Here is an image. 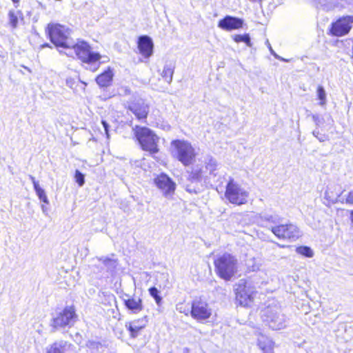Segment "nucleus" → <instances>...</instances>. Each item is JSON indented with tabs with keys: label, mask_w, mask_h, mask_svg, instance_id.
I'll return each mask as SVG.
<instances>
[{
	"label": "nucleus",
	"mask_w": 353,
	"mask_h": 353,
	"mask_svg": "<svg viewBox=\"0 0 353 353\" xmlns=\"http://www.w3.org/2000/svg\"><path fill=\"white\" fill-rule=\"evenodd\" d=\"M182 353H190V350L188 347H184L182 350Z\"/></svg>",
	"instance_id": "a19ab883"
},
{
	"label": "nucleus",
	"mask_w": 353,
	"mask_h": 353,
	"mask_svg": "<svg viewBox=\"0 0 353 353\" xmlns=\"http://www.w3.org/2000/svg\"><path fill=\"white\" fill-rule=\"evenodd\" d=\"M265 43H266L267 46H268V48H269V50H270V53H271V54H272V55H273L276 59H279V60H281V61H287V60H285V59H283V58L281 57L280 56H279V55H278V54H276V53L273 50V49H272V46H271V45H270V42H269V41H268V40H267Z\"/></svg>",
	"instance_id": "e433bc0d"
},
{
	"label": "nucleus",
	"mask_w": 353,
	"mask_h": 353,
	"mask_svg": "<svg viewBox=\"0 0 353 353\" xmlns=\"http://www.w3.org/2000/svg\"><path fill=\"white\" fill-rule=\"evenodd\" d=\"M42 210H43V212H45L46 208L44 207V205H42Z\"/></svg>",
	"instance_id": "c03bdc74"
},
{
	"label": "nucleus",
	"mask_w": 353,
	"mask_h": 353,
	"mask_svg": "<svg viewBox=\"0 0 353 353\" xmlns=\"http://www.w3.org/2000/svg\"><path fill=\"white\" fill-rule=\"evenodd\" d=\"M147 319V316H145L141 319L132 321L125 324V327L130 332L132 338H137L139 332L146 326L148 323Z\"/></svg>",
	"instance_id": "a211bd4d"
},
{
	"label": "nucleus",
	"mask_w": 353,
	"mask_h": 353,
	"mask_svg": "<svg viewBox=\"0 0 353 353\" xmlns=\"http://www.w3.org/2000/svg\"><path fill=\"white\" fill-rule=\"evenodd\" d=\"M74 179H75V181L78 183V185L80 187H81V186H83L84 185V183H85V176L79 170H77L75 171Z\"/></svg>",
	"instance_id": "2f4dec72"
},
{
	"label": "nucleus",
	"mask_w": 353,
	"mask_h": 353,
	"mask_svg": "<svg viewBox=\"0 0 353 353\" xmlns=\"http://www.w3.org/2000/svg\"><path fill=\"white\" fill-rule=\"evenodd\" d=\"M176 309L179 312L188 315V313L190 312L191 307H190L188 305H185L183 303H181L176 305Z\"/></svg>",
	"instance_id": "72a5a7b5"
},
{
	"label": "nucleus",
	"mask_w": 353,
	"mask_h": 353,
	"mask_svg": "<svg viewBox=\"0 0 353 353\" xmlns=\"http://www.w3.org/2000/svg\"><path fill=\"white\" fill-rule=\"evenodd\" d=\"M317 97L320 100L319 104L324 105L326 103V93L324 88L322 85H319L317 88Z\"/></svg>",
	"instance_id": "c85d7f7f"
},
{
	"label": "nucleus",
	"mask_w": 353,
	"mask_h": 353,
	"mask_svg": "<svg viewBox=\"0 0 353 353\" xmlns=\"http://www.w3.org/2000/svg\"><path fill=\"white\" fill-rule=\"evenodd\" d=\"M258 345L263 351V353H273L274 342L265 336H261L258 340Z\"/></svg>",
	"instance_id": "b1692460"
},
{
	"label": "nucleus",
	"mask_w": 353,
	"mask_h": 353,
	"mask_svg": "<svg viewBox=\"0 0 353 353\" xmlns=\"http://www.w3.org/2000/svg\"><path fill=\"white\" fill-rule=\"evenodd\" d=\"M214 265L216 274L225 281H230L237 272V259L229 253L218 256Z\"/></svg>",
	"instance_id": "f03ea898"
},
{
	"label": "nucleus",
	"mask_w": 353,
	"mask_h": 353,
	"mask_svg": "<svg viewBox=\"0 0 353 353\" xmlns=\"http://www.w3.org/2000/svg\"><path fill=\"white\" fill-rule=\"evenodd\" d=\"M128 110L131 111L139 120H141L147 118L149 105L144 99L139 98L128 103Z\"/></svg>",
	"instance_id": "4468645a"
},
{
	"label": "nucleus",
	"mask_w": 353,
	"mask_h": 353,
	"mask_svg": "<svg viewBox=\"0 0 353 353\" xmlns=\"http://www.w3.org/2000/svg\"><path fill=\"white\" fill-rule=\"evenodd\" d=\"M312 134L320 141L323 142L327 139V137L323 133H321L319 128H316L313 130Z\"/></svg>",
	"instance_id": "f704fd0d"
},
{
	"label": "nucleus",
	"mask_w": 353,
	"mask_h": 353,
	"mask_svg": "<svg viewBox=\"0 0 353 353\" xmlns=\"http://www.w3.org/2000/svg\"><path fill=\"white\" fill-rule=\"evenodd\" d=\"M353 16H346L339 19L332 23L330 32L332 35L342 37L347 34L352 29Z\"/></svg>",
	"instance_id": "f8f14e48"
},
{
	"label": "nucleus",
	"mask_w": 353,
	"mask_h": 353,
	"mask_svg": "<svg viewBox=\"0 0 353 353\" xmlns=\"http://www.w3.org/2000/svg\"><path fill=\"white\" fill-rule=\"evenodd\" d=\"M85 345L90 353H105L106 352V346L97 340H88Z\"/></svg>",
	"instance_id": "4be33fe9"
},
{
	"label": "nucleus",
	"mask_w": 353,
	"mask_h": 353,
	"mask_svg": "<svg viewBox=\"0 0 353 353\" xmlns=\"http://www.w3.org/2000/svg\"><path fill=\"white\" fill-rule=\"evenodd\" d=\"M345 203L353 205V189L348 192L345 199Z\"/></svg>",
	"instance_id": "4c0bfd02"
},
{
	"label": "nucleus",
	"mask_w": 353,
	"mask_h": 353,
	"mask_svg": "<svg viewBox=\"0 0 353 353\" xmlns=\"http://www.w3.org/2000/svg\"><path fill=\"white\" fill-rule=\"evenodd\" d=\"M281 248H284L285 246L284 245H279Z\"/></svg>",
	"instance_id": "49530a36"
},
{
	"label": "nucleus",
	"mask_w": 353,
	"mask_h": 353,
	"mask_svg": "<svg viewBox=\"0 0 353 353\" xmlns=\"http://www.w3.org/2000/svg\"><path fill=\"white\" fill-rule=\"evenodd\" d=\"M68 345V342L63 340L56 341L47 348L46 353H64Z\"/></svg>",
	"instance_id": "5701e85b"
},
{
	"label": "nucleus",
	"mask_w": 353,
	"mask_h": 353,
	"mask_svg": "<svg viewBox=\"0 0 353 353\" xmlns=\"http://www.w3.org/2000/svg\"><path fill=\"white\" fill-rule=\"evenodd\" d=\"M263 323L273 330H279L286 327L287 318L279 305L268 306L261 313Z\"/></svg>",
	"instance_id": "20e7f679"
},
{
	"label": "nucleus",
	"mask_w": 353,
	"mask_h": 353,
	"mask_svg": "<svg viewBox=\"0 0 353 353\" xmlns=\"http://www.w3.org/2000/svg\"><path fill=\"white\" fill-rule=\"evenodd\" d=\"M133 130L142 150L151 154H156L159 152V138L151 129L136 125Z\"/></svg>",
	"instance_id": "39448f33"
},
{
	"label": "nucleus",
	"mask_w": 353,
	"mask_h": 353,
	"mask_svg": "<svg viewBox=\"0 0 353 353\" xmlns=\"http://www.w3.org/2000/svg\"><path fill=\"white\" fill-rule=\"evenodd\" d=\"M48 35L50 41L57 47L73 48L78 58L86 65L85 69L92 72L98 70L101 65V54L93 52L90 46L85 41L75 43L70 37L71 30L59 23L48 24Z\"/></svg>",
	"instance_id": "f257e3e1"
},
{
	"label": "nucleus",
	"mask_w": 353,
	"mask_h": 353,
	"mask_svg": "<svg viewBox=\"0 0 353 353\" xmlns=\"http://www.w3.org/2000/svg\"><path fill=\"white\" fill-rule=\"evenodd\" d=\"M77 319V315L74 308L73 307H65L56 316L52 318L50 323L51 332H54L65 327H71L74 325Z\"/></svg>",
	"instance_id": "423d86ee"
},
{
	"label": "nucleus",
	"mask_w": 353,
	"mask_h": 353,
	"mask_svg": "<svg viewBox=\"0 0 353 353\" xmlns=\"http://www.w3.org/2000/svg\"><path fill=\"white\" fill-rule=\"evenodd\" d=\"M150 295L155 300L156 303L160 306L162 302V297L160 295V291L154 286L148 290Z\"/></svg>",
	"instance_id": "cd10ccee"
},
{
	"label": "nucleus",
	"mask_w": 353,
	"mask_h": 353,
	"mask_svg": "<svg viewBox=\"0 0 353 353\" xmlns=\"http://www.w3.org/2000/svg\"><path fill=\"white\" fill-rule=\"evenodd\" d=\"M139 53L145 58H150L153 54L154 43L148 35L140 36L137 41Z\"/></svg>",
	"instance_id": "f3484780"
},
{
	"label": "nucleus",
	"mask_w": 353,
	"mask_h": 353,
	"mask_svg": "<svg viewBox=\"0 0 353 353\" xmlns=\"http://www.w3.org/2000/svg\"><path fill=\"white\" fill-rule=\"evenodd\" d=\"M248 283L241 279L236 289V300L242 306H248L251 302L253 290L247 285Z\"/></svg>",
	"instance_id": "ddd939ff"
},
{
	"label": "nucleus",
	"mask_w": 353,
	"mask_h": 353,
	"mask_svg": "<svg viewBox=\"0 0 353 353\" xmlns=\"http://www.w3.org/2000/svg\"><path fill=\"white\" fill-rule=\"evenodd\" d=\"M172 154L183 165L188 166L195 160L194 148L188 141L175 139L171 142Z\"/></svg>",
	"instance_id": "7ed1b4c3"
},
{
	"label": "nucleus",
	"mask_w": 353,
	"mask_h": 353,
	"mask_svg": "<svg viewBox=\"0 0 353 353\" xmlns=\"http://www.w3.org/2000/svg\"><path fill=\"white\" fill-rule=\"evenodd\" d=\"M205 167L209 171L210 178H215L218 175L217 170L219 164L217 161L212 156H207L204 160Z\"/></svg>",
	"instance_id": "aec40b11"
},
{
	"label": "nucleus",
	"mask_w": 353,
	"mask_h": 353,
	"mask_svg": "<svg viewBox=\"0 0 353 353\" xmlns=\"http://www.w3.org/2000/svg\"><path fill=\"white\" fill-rule=\"evenodd\" d=\"M233 39L236 43L243 42L248 46H249V47L252 46L251 39L248 34H235L233 37Z\"/></svg>",
	"instance_id": "bb28decb"
},
{
	"label": "nucleus",
	"mask_w": 353,
	"mask_h": 353,
	"mask_svg": "<svg viewBox=\"0 0 353 353\" xmlns=\"http://www.w3.org/2000/svg\"><path fill=\"white\" fill-rule=\"evenodd\" d=\"M154 183L165 197L171 196L174 193L176 183L166 174L157 175L154 179Z\"/></svg>",
	"instance_id": "9b49d317"
},
{
	"label": "nucleus",
	"mask_w": 353,
	"mask_h": 353,
	"mask_svg": "<svg viewBox=\"0 0 353 353\" xmlns=\"http://www.w3.org/2000/svg\"><path fill=\"white\" fill-rule=\"evenodd\" d=\"M296 252L306 257H312L313 252L308 246H299L296 248Z\"/></svg>",
	"instance_id": "7c9ffc66"
},
{
	"label": "nucleus",
	"mask_w": 353,
	"mask_h": 353,
	"mask_svg": "<svg viewBox=\"0 0 353 353\" xmlns=\"http://www.w3.org/2000/svg\"><path fill=\"white\" fill-rule=\"evenodd\" d=\"M42 48H46V47H50V44L49 43H44L41 46Z\"/></svg>",
	"instance_id": "79ce46f5"
},
{
	"label": "nucleus",
	"mask_w": 353,
	"mask_h": 353,
	"mask_svg": "<svg viewBox=\"0 0 353 353\" xmlns=\"http://www.w3.org/2000/svg\"><path fill=\"white\" fill-rule=\"evenodd\" d=\"M113 76L112 69L108 67L107 70L96 77L95 81L100 88H108L112 84Z\"/></svg>",
	"instance_id": "6ab92c4d"
},
{
	"label": "nucleus",
	"mask_w": 353,
	"mask_h": 353,
	"mask_svg": "<svg viewBox=\"0 0 353 353\" xmlns=\"http://www.w3.org/2000/svg\"><path fill=\"white\" fill-rule=\"evenodd\" d=\"M312 118L313 121L315 123L316 128H319L321 125L324 123V119L323 117H319L318 114H312Z\"/></svg>",
	"instance_id": "c9c22d12"
},
{
	"label": "nucleus",
	"mask_w": 353,
	"mask_h": 353,
	"mask_svg": "<svg viewBox=\"0 0 353 353\" xmlns=\"http://www.w3.org/2000/svg\"><path fill=\"white\" fill-rule=\"evenodd\" d=\"M261 219L278 225L281 224L282 218L277 214L265 213L261 216Z\"/></svg>",
	"instance_id": "a878e982"
},
{
	"label": "nucleus",
	"mask_w": 353,
	"mask_h": 353,
	"mask_svg": "<svg viewBox=\"0 0 353 353\" xmlns=\"http://www.w3.org/2000/svg\"><path fill=\"white\" fill-rule=\"evenodd\" d=\"M188 175L183 186L187 192L190 194H197L201 190V181L203 170L201 168L196 166L191 171L187 172Z\"/></svg>",
	"instance_id": "6e6552de"
},
{
	"label": "nucleus",
	"mask_w": 353,
	"mask_h": 353,
	"mask_svg": "<svg viewBox=\"0 0 353 353\" xmlns=\"http://www.w3.org/2000/svg\"><path fill=\"white\" fill-rule=\"evenodd\" d=\"M30 179L32 181L34 188H36L38 185H39V181H36L35 178L33 176L30 175Z\"/></svg>",
	"instance_id": "ea45409f"
},
{
	"label": "nucleus",
	"mask_w": 353,
	"mask_h": 353,
	"mask_svg": "<svg viewBox=\"0 0 353 353\" xmlns=\"http://www.w3.org/2000/svg\"><path fill=\"white\" fill-rule=\"evenodd\" d=\"M70 82V80H67V84L69 85Z\"/></svg>",
	"instance_id": "a18cd8bd"
},
{
	"label": "nucleus",
	"mask_w": 353,
	"mask_h": 353,
	"mask_svg": "<svg viewBox=\"0 0 353 353\" xmlns=\"http://www.w3.org/2000/svg\"><path fill=\"white\" fill-rule=\"evenodd\" d=\"M14 3H17L19 2V0H12Z\"/></svg>",
	"instance_id": "37998d69"
},
{
	"label": "nucleus",
	"mask_w": 353,
	"mask_h": 353,
	"mask_svg": "<svg viewBox=\"0 0 353 353\" xmlns=\"http://www.w3.org/2000/svg\"><path fill=\"white\" fill-rule=\"evenodd\" d=\"M101 123L103 125L107 137L109 138V124L105 121H102Z\"/></svg>",
	"instance_id": "58836bf2"
},
{
	"label": "nucleus",
	"mask_w": 353,
	"mask_h": 353,
	"mask_svg": "<svg viewBox=\"0 0 353 353\" xmlns=\"http://www.w3.org/2000/svg\"><path fill=\"white\" fill-rule=\"evenodd\" d=\"M249 193L234 182V179L230 178L226 185L225 196L232 203L242 205L247 203Z\"/></svg>",
	"instance_id": "0eeeda50"
},
{
	"label": "nucleus",
	"mask_w": 353,
	"mask_h": 353,
	"mask_svg": "<svg viewBox=\"0 0 353 353\" xmlns=\"http://www.w3.org/2000/svg\"><path fill=\"white\" fill-rule=\"evenodd\" d=\"M243 23L244 20L241 18L226 15L224 18L219 21L218 27L225 31H232L241 28Z\"/></svg>",
	"instance_id": "dca6fc26"
},
{
	"label": "nucleus",
	"mask_w": 353,
	"mask_h": 353,
	"mask_svg": "<svg viewBox=\"0 0 353 353\" xmlns=\"http://www.w3.org/2000/svg\"><path fill=\"white\" fill-rule=\"evenodd\" d=\"M9 22L12 28H16L18 23V17L14 11L10 10L8 13Z\"/></svg>",
	"instance_id": "473e14b6"
},
{
	"label": "nucleus",
	"mask_w": 353,
	"mask_h": 353,
	"mask_svg": "<svg viewBox=\"0 0 353 353\" xmlns=\"http://www.w3.org/2000/svg\"><path fill=\"white\" fill-rule=\"evenodd\" d=\"M190 314L193 319L203 321L210 317L212 310L206 301L201 299H195L191 304Z\"/></svg>",
	"instance_id": "9d476101"
},
{
	"label": "nucleus",
	"mask_w": 353,
	"mask_h": 353,
	"mask_svg": "<svg viewBox=\"0 0 353 353\" xmlns=\"http://www.w3.org/2000/svg\"><path fill=\"white\" fill-rule=\"evenodd\" d=\"M121 299L125 307L130 313L138 314L143 310V301L139 296L124 294Z\"/></svg>",
	"instance_id": "2eb2a0df"
},
{
	"label": "nucleus",
	"mask_w": 353,
	"mask_h": 353,
	"mask_svg": "<svg viewBox=\"0 0 353 353\" xmlns=\"http://www.w3.org/2000/svg\"><path fill=\"white\" fill-rule=\"evenodd\" d=\"M99 261H101L108 272H112L116 269L118 262L117 259L109 258L108 256H101L97 258Z\"/></svg>",
	"instance_id": "393cba45"
},
{
	"label": "nucleus",
	"mask_w": 353,
	"mask_h": 353,
	"mask_svg": "<svg viewBox=\"0 0 353 353\" xmlns=\"http://www.w3.org/2000/svg\"><path fill=\"white\" fill-rule=\"evenodd\" d=\"M175 69V63L172 61H167L161 73L162 78L169 84L172 81L173 74Z\"/></svg>",
	"instance_id": "412c9836"
},
{
	"label": "nucleus",
	"mask_w": 353,
	"mask_h": 353,
	"mask_svg": "<svg viewBox=\"0 0 353 353\" xmlns=\"http://www.w3.org/2000/svg\"><path fill=\"white\" fill-rule=\"evenodd\" d=\"M271 231L279 239L290 241H296L301 236L298 227L291 223L272 226Z\"/></svg>",
	"instance_id": "1a4fd4ad"
},
{
	"label": "nucleus",
	"mask_w": 353,
	"mask_h": 353,
	"mask_svg": "<svg viewBox=\"0 0 353 353\" xmlns=\"http://www.w3.org/2000/svg\"><path fill=\"white\" fill-rule=\"evenodd\" d=\"M34 189L41 201L45 203H47V204L49 203V201L46 194V192L42 188L40 187V185H38L37 187L34 188Z\"/></svg>",
	"instance_id": "c756f323"
}]
</instances>
